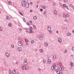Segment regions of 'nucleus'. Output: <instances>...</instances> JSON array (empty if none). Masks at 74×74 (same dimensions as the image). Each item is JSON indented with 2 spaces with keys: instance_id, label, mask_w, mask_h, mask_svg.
<instances>
[{
  "instance_id": "37998d69",
  "label": "nucleus",
  "mask_w": 74,
  "mask_h": 74,
  "mask_svg": "<svg viewBox=\"0 0 74 74\" xmlns=\"http://www.w3.org/2000/svg\"><path fill=\"white\" fill-rule=\"evenodd\" d=\"M19 31H20V32H22V29H20L19 28Z\"/></svg>"
},
{
  "instance_id": "473e14b6",
  "label": "nucleus",
  "mask_w": 74,
  "mask_h": 74,
  "mask_svg": "<svg viewBox=\"0 0 74 74\" xmlns=\"http://www.w3.org/2000/svg\"><path fill=\"white\" fill-rule=\"evenodd\" d=\"M25 42H28V40H27V39H25Z\"/></svg>"
},
{
  "instance_id": "e2e57ef3",
  "label": "nucleus",
  "mask_w": 74,
  "mask_h": 74,
  "mask_svg": "<svg viewBox=\"0 0 74 74\" xmlns=\"http://www.w3.org/2000/svg\"><path fill=\"white\" fill-rule=\"evenodd\" d=\"M25 32H26V33H28L29 32V31H28L26 30Z\"/></svg>"
},
{
  "instance_id": "b1692460",
  "label": "nucleus",
  "mask_w": 74,
  "mask_h": 74,
  "mask_svg": "<svg viewBox=\"0 0 74 74\" xmlns=\"http://www.w3.org/2000/svg\"><path fill=\"white\" fill-rule=\"evenodd\" d=\"M8 3L9 4H10V5H11V4H12V2H11V1H9L8 2Z\"/></svg>"
},
{
  "instance_id": "c9c22d12",
  "label": "nucleus",
  "mask_w": 74,
  "mask_h": 74,
  "mask_svg": "<svg viewBox=\"0 0 74 74\" xmlns=\"http://www.w3.org/2000/svg\"><path fill=\"white\" fill-rule=\"evenodd\" d=\"M15 70H14V71H13V74H15Z\"/></svg>"
},
{
  "instance_id": "e433bc0d",
  "label": "nucleus",
  "mask_w": 74,
  "mask_h": 74,
  "mask_svg": "<svg viewBox=\"0 0 74 74\" xmlns=\"http://www.w3.org/2000/svg\"><path fill=\"white\" fill-rule=\"evenodd\" d=\"M34 40H32L31 41V43H32V44H33V43H34Z\"/></svg>"
},
{
  "instance_id": "f03ea898",
  "label": "nucleus",
  "mask_w": 74,
  "mask_h": 74,
  "mask_svg": "<svg viewBox=\"0 0 74 74\" xmlns=\"http://www.w3.org/2000/svg\"><path fill=\"white\" fill-rule=\"evenodd\" d=\"M70 16V15H69V14H67L66 15H64L63 16V17L64 18H65V19H66L67 18H68V17H69Z\"/></svg>"
},
{
  "instance_id": "69168bd1",
  "label": "nucleus",
  "mask_w": 74,
  "mask_h": 74,
  "mask_svg": "<svg viewBox=\"0 0 74 74\" xmlns=\"http://www.w3.org/2000/svg\"><path fill=\"white\" fill-rule=\"evenodd\" d=\"M53 65H54V66H56V64H54V65H53Z\"/></svg>"
},
{
  "instance_id": "603ef678",
  "label": "nucleus",
  "mask_w": 74,
  "mask_h": 74,
  "mask_svg": "<svg viewBox=\"0 0 74 74\" xmlns=\"http://www.w3.org/2000/svg\"><path fill=\"white\" fill-rule=\"evenodd\" d=\"M66 7L67 9L69 10V8H68V7H67V6H66Z\"/></svg>"
},
{
  "instance_id": "c756f323",
  "label": "nucleus",
  "mask_w": 74,
  "mask_h": 74,
  "mask_svg": "<svg viewBox=\"0 0 74 74\" xmlns=\"http://www.w3.org/2000/svg\"><path fill=\"white\" fill-rule=\"evenodd\" d=\"M59 64L60 66H62V62H60L59 63Z\"/></svg>"
},
{
  "instance_id": "680f3d73",
  "label": "nucleus",
  "mask_w": 74,
  "mask_h": 74,
  "mask_svg": "<svg viewBox=\"0 0 74 74\" xmlns=\"http://www.w3.org/2000/svg\"><path fill=\"white\" fill-rule=\"evenodd\" d=\"M67 50H66L64 51V52L65 53H66V52H67Z\"/></svg>"
},
{
  "instance_id": "5701e85b",
  "label": "nucleus",
  "mask_w": 74,
  "mask_h": 74,
  "mask_svg": "<svg viewBox=\"0 0 74 74\" xmlns=\"http://www.w3.org/2000/svg\"><path fill=\"white\" fill-rule=\"evenodd\" d=\"M34 20H36V19H37V16H34Z\"/></svg>"
},
{
  "instance_id": "2eb2a0df",
  "label": "nucleus",
  "mask_w": 74,
  "mask_h": 74,
  "mask_svg": "<svg viewBox=\"0 0 74 74\" xmlns=\"http://www.w3.org/2000/svg\"><path fill=\"white\" fill-rule=\"evenodd\" d=\"M48 44L47 42H45L44 44V45L45 46V47H47L48 46Z\"/></svg>"
},
{
  "instance_id": "39448f33",
  "label": "nucleus",
  "mask_w": 74,
  "mask_h": 74,
  "mask_svg": "<svg viewBox=\"0 0 74 74\" xmlns=\"http://www.w3.org/2000/svg\"><path fill=\"white\" fill-rule=\"evenodd\" d=\"M64 66H61V67H60V70H62V71H63L64 70Z\"/></svg>"
},
{
  "instance_id": "09e8293b",
  "label": "nucleus",
  "mask_w": 74,
  "mask_h": 74,
  "mask_svg": "<svg viewBox=\"0 0 74 74\" xmlns=\"http://www.w3.org/2000/svg\"><path fill=\"white\" fill-rule=\"evenodd\" d=\"M59 4L60 5H62V3H61L60 2H59Z\"/></svg>"
},
{
  "instance_id": "ea45409f",
  "label": "nucleus",
  "mask_w": 74,
  "mask_h": 74,
  "mask_svg": "<svg viewBox=\"0 0 74 74\" xmlns=\"http://www.w3.org/2000/svg\"><path fill=\"white\" fill-rule=\"evenodd\" d=\"M53 6H55V5H56V4L55 3H53Z\"/></svg>"
},
{
  "instance_id": "bb28decb",
  "label": "nucleus",
  "mask_w": 74,
  "mask_h": 74,
  "mask_svg": "<svg viewBox=\"0 0 74 74\" xmlns=\"http://www.w3.org/2000/svg\"><path fill=\"white\" fill-rule=\"evenodd\" d=\"M40 52H43V49H40Z\"/></svg>"
},
{
  "instance_id": "f3484780",
  "label": "nucleus",
  "mask_w": 74,
  "mask_h": 74,
  "mask_svg": "<svg viewBox=\"0 0 74 74\" xmlns=\"http://www.w3.org/2000/svg\"><path fill=\"white\" fill-rule=\"evenodd\" d=\"M25 67H26V66H22V69L23 70H25Z\"/></svg>"
},
{
  "instance_id": "20e7f679",
  "label": "nucleus",
  "mask_w": 74,
  "mask_h": 74,
  "mask_svg": "<svg viewBox=\"0 0 74 74\" xmlns=\"http://www.w3.org/2000/svg\"><path fill=\"white\" fill-rule=\"evenodd\" d=\"M39 39H40V40H42V38H43V36H38Z\"/></svg>"
},
{
  "instance_id": "6e6d98bb",
  "label": "nucleus",
  "mask_w": 74,
  "mask_h": 74,
  "mask_svg": "<svg viewBox=\"0 0 74 74\" xmlns=\"http://www.w3.org/2000/svg\"><path fill=\"white\" fill-rule=\"evenodd\" d=\"M46 62V61H45V60H43V62H44V63H45Z\"/></svg>"
},
{
  "instance_id": "f704fd0d",
  "label": "nucleus",
  "mask_w": 74,
  "mask_h": 74,
  "mask_svg": "<svg viewBox=\"0 0 74 74\" xmlns=\"http://www.w3.org/2000/svg\"><path fill=\"white\" fill-rule=\"evenodd\" d=\"M24 0V1L25 3H27V2L28 1V0Z\"/></svg>"
},
{
  "instance_id": "58836bf2",
  "label": "nucleus",
  "mask_w": 74,
  "mask_h": 74,
  "mask_svg": "<svg viewBox=\"0 0 74 74\" xmlns=\"http://www.w3.org/2000/svg\"><path fill=\"white\" fill-rule=\"evenodd\" d=\"M0 30H3V28L1 27H0Z\"/></svg>"
},
{
  "instance_id": "9b49d317",
  "label": "nucleus",
  "mask_w": 74,
  "mask_h": 74,
  "mask_svg": "<svg viewBox=\"0 0 74 74\" xmlns=\"http://www.w3.org/2000/svg\"><path fill=\"white\" fill-rule=\"evenodd\" d=\"M58 40L59 42H62V39L60 38H58Z\"/></svg>"
},
{
  "instance_id": "4c0bfd02",
  "label": "nucleus",
  "mask_w": 74,
  "mask_h": 74,
  "mask_svg": "<svg viewBox=\"0 0 74 74\" xmlns=\"http://www.w3.org/2000/svg\"><path fill=\"white\" fill-rule=\"evenodd\" d=\"M11 47H12V48H14V45H11Z\"/></svg>"
},
{
  "instance_id": "2f4dec72",
  "label": "nucleus",
  "mask_w": 74,
  "mask_h": 74,
  "mask_svg": "<svg viewBox=\"0 0 74 74\" xmlns=\"http://www.w3.org/2000/svg\"><path fill=\"white\" fill-rule=\"evenodd\" d=\"M66 4H63V7H66Z\"/></svg>"
},
{
  "instance_id": "1a4fd4ad",
  "label": "nucleus",
  "mask_w": 74,
  "mask_h": 74,
  "mask_svg": "<svg viewBox=\"0 0 74 74\" xmlns=\"http://www.w3.org/2000/svg\"><path fill=\"white\" fill-rule=\"evenodd\" d=\"M69 7H71V8H73V9H74V6H73V5L71 4H70L69 5Z\"/></svg>"
},
{
  "instance_id": "9d476101",
  "label": "nucleus",
  "mask_w": 74,
  "mask_h": 74,
  "mask_svg": "<svg viewBox=\"0 0 74 74\" xmlns=\"http://www.w3.org/2000/svg\"><path fill=\"white\" fill-rule=\"evenodd\" d=\"M22 6L23 7L25 5V2L24 1H23L22 3Z\"/></svg>"
},
{
  "instance_id": "a878e982",
  "label": "nucleus",
  "mask_w": 74,
  "mask_h": 74,
  "mask_svg": "<svg viewBox=\"0 0 74 74\" xmlns=\"http://www.w3.org/2000/svg\"><path fill=\"white\" fill-rule=\"evenodd\" d=\"M10 73V74H13V72H12V71L11 70H10L9 72Z\"/></svg>"
},
{
  "instance_id": "dca6fc26",
  "label": "nucleus",
  "mask_w": 74,
  "mask_h": 74,
  "mask_svg": "<svg viewBox=\"0 0 74 74\" xmlns=\"http://www.w3.org/2000/svg\"><path fill=\"white\" fill-rule=\"evenodd\" d=\"M54 13L55 15H57V12H56V11H54Z\"/></svg>"
},
{
  "instance_id": "de8ad7c7",
  "label": "nucleus",
  "mask_w": 74,
  "mask_h": 74,
  "mask_svg": "<svg viewBox=\"0 0 74 74\" xmlns=\"http://www.w3.org/2000/svg\"><path fill=\"white\" fill-rule=\"evenodd\" d=\"M23 21L25 22H26V20L25 18H23Z\"/></svg>"
},
{
  "instance_id": "bf43d9fd",
  "label": "nucleus",
  "mask_w": 74,
  "mask_h": 74,
  "mask_svg": "<svg viewBox=\"0 0 74 74\" xmlns=\"http://www.w3.org/2000/svg\"><path fill=\"white\" fill-rule=\"evenodd\" d=\"M44 9H45V8H46V7H45V6H44L43 7Z\"/></svg>"
},
{
  "instance_id": "052dcab7",
  "label": "nucleus",
  "mask_w": 74,
  "mask_h": 74,
  "mask_svg": "<svg viewBox=\"0 0 74 74\" xmlns=\"http://www.w3.org/2000/svg\"><path fill=\"white\" fill-rule=\"evenodd\" d=\"M30 12H33V11L32 10H31L30 11Z\"/></svg>"
},
{
  "instance_id": "ddd939ff",
  "label": "nucleus",
  "mask_w": 74,
  "mask_h": 74,
  "mask_svg": "<svg viewBox=\"0 0 74 74\" xmlns=\"http://www.w3.org/2000/svg\"><path fill=\"white\" fill-rule=\"evenodd\" d=\"M23 64L25 66L27 65V62H24L23 63Z\"/></svg>"
},
{
  "instance_id": "412c9836",
  "label": "nucleus",
  "mask_w": 74,
  "mask_h": 74,
  "mask_svg": "<svg viewBox=\"0 0 74 74\" xmlns=\"http://www.w3.org/2000/svg\"><path fill=\"white\" fill-rule=\"evenodd\" d=\"M56 55H54L53 56V59H56Z\"/></svg>"
},
{
  "instance_id": "c85d7f7f",
  "label": "nucleus",
  "mask_w": 74,
  "mask_h": 74,
  "mask_svg": "<svg viewBox=\"0 0 74 74\" xmlns=\"http://www.w3.org/2000/svg\"><path fill=\"white\" fill-rule=\"evenodd\" d=\"M7 18L8 19H10V17L8 16H7Z\"/></svg>"
},
{
  "instance_id": "338daca9",
  "label": "nucleus",
  "mask_w": 74,
  "mask_h": 74,
  "mask_svg": "<svg viewBox=\"0 0 74 74\" xmlns=\"http://www.w3.org/2000/svg\"><path fill=\"white\" fill-rule=\"evenodd\" d=\"M16 64H18V62H16Z\"/></svg>"
},
{
  "instance_id": "c03bdc74",
  "label": "nucleus",
  "mask_w": 74,
  "mask_h": 74,
  "mask_svg": "<svg viewBox=\"0 0 74 74\" xmlns=\"http://www.w3.org/2000/svg\"><path fill=\"white\" fill-rule=\"evenodd\" d=\"M67 19H66L65 20V22H67V23H68V21H67Z\"/></svg>"
},
{
  "instance_id": "aec40b11",
  "label": "nucleus",
  "mask_w": 74,
  "mask_h": 74,
  "mask_svg": "<svg viewBox=\"0 0 74 74\" xmlns=\"http://www.w3.org/2000/svg\"><path fill=\"white\" fill-rule=\"evenodd\" d=\"M47 61L49 64H50V62H51V60L49 59H48Z\"/></svg>"
},
{
  "instance_id": "4d7b16f0",
  "label": "nucleus",
  "mask_w": 74,
  "mask_h": 74,
  "mask_svg": "<svg viewBox=\"0 0 74 74\" xmlns=\"http://www.w3.org/2000/svg\"><path fill=\"white\" fill-rule=\"evenodd\" d=\"M25 30H28V29H29V28H25Z\"/></svg>"
},
{
  "instance_id": "a19ab883",
  "label": "nucleus",
  "mask_w": 74,
  "mask_h": 74,
  "mask_svg": "<svg viewBox=\"0 0 74 74\" xmlns=\"http://www.w3.org/2000/svg\"><path fill=\"white\" fill-rule=\"evenodd\" d=\"M32 30H29V33H33V32L32 31Z\"/></svg>"
},
{
  "instance_id": "6ab92c4d",
  "label": "nucleus",
  "mask_w": 74,
  "mask_h": 74,
  "mask_svg": "<svg viewBox=\"0 0 74 74\" xmlns=\"http://www.w3.org/2000/svg\"><path fill=\"white\" fill-rule=\"evenodd\" d=\"M18 14H20V15H21L22 16H23V14H22V13H21L20 12H18Z\"/></svg>"
},
{
  "instance_id": "864d4df0",
  "label": "nucleus",
  "mask_w": 74,
  "mask_h": 74,
  "mask_svg": "<svg viewBox=\"0 0 74 74\" xmlns=\"http://www.w3.org/2000/svg\"><path fill=\"white\" fill-rule=\"evenodd\" d=\"M30 25H32V21L30 22Z\"/></svg>"
},
{
  "instance_id": "3c124183",
  "label": "nucleus",
  "mask_w": 74,
  "mask_h": 74,
  "mask_svg": "<svg viewBox=\"0 0 74 74\" xmlns=\"http://www.w3.org/2000/svg\"><path fill=\"white\" fill-rule=\"evenodd\" d=\"M49 33H52V31H49Z\"/></svg>"
},
{
  "instance_id": "393cba45",
  "label": "nucleus",
  "mask_w": 74,
  "mask_h": 74,
  "mask_svg": "<svg viewBox=\"0 0 74 74\" xmlns=\"http://www.w3.org/2000/svg\"><path fill=\"white\" fill-rule=\"evenodd\" d=\"M8 25L9 27H11V24L10 23H9Z\"/></svg>"
},
{
  "instance_id": "5fc2aeb1",
  "label": "nucleus",
  "mask_w": 74,
  "mask_h": 74,
  "mask_svg": "<svg viewBox=\"0 0 74 74\" xmlns=\"http://www.w3.org/2000/svg\"><path fill=\"white\" fill-rule=\"evenodd\" d=\"M38 71H41V69H40V68H39L38 69Z\"/></svg>"
},
{
  "instance_id": "7c9ffc66",
  "label": "nucleus",
  "mask_w": 74,
  "mask_h": 74,
  "mask_svg": "<svg viewBox=\"0 0 74 74\" xmlns=\"http://www.w3.org/2000/svg\"><path fill=\"white\" fill-rule=\"evenodd\" d=\"M44 14H45V15H46V14H47V11H45L44 12Z\"/></svg>"
},
{
  "instance_id": "4be33fe9",
  "label": "nucleus",
  "mask_w": 74,
  "mask_h": 74,
  "mask_svg": "<svg viewBox=\"0 0 74 74\" xmlns=\"http://www.w3.org/2000/svg\"><path fill=\"white\" fill-rule=\"evenodd\" d=\"M72 63V62H70V64H71V66H74V65L73 64V63Z\"/></svg>"
},
{
  "instance_id": "cd10ccee",
  "label": "nucleus",
  "mask_w": 74,
  "mask_h": 74,
  "mask_svg": "<svg viewBox=\"0 0 74 74\" xmlns=\"http://www.w3.org/2000/svg\"><path fill=\"white\" fill-rule=\"evenodd\" d=\"M29 29V30H33V27H30Z\"/></svg>"
},
{
  "instance_id": "8fccbe9b",
  "label": "nucleus",
  "mask_w": 74,
  "mask_h": 74,
  "mask_svg": "<svg viewBox=\"0 0 74 74\" xmlns=\"http://www.w3.org/2000/svg\"><path fill=\"white\" fill-rule=\"evenodd\" d=\"M27 23L28 25H29V26H30V24H29V23L27 22Z\"/></svg>"
},
{
  "instance_id": "0e129e2a",
  "label": "nucleus",
  "mask_w": 74,
  "mask_h": 74,
  "mask_svg": "<svg viewBox=\"0 0 74 74\" xmlns=\"http://www.w3.org/2000/svg\"><path fill=\"white\" fill-rule=\"evenodd\" d=\"M30 4H31V5H33V3H32V2L30 3Z\"/></svg>"
},
{
  "instance_id": "4468645a",
  "label": "nucleus",
  "mask_w": 74,
  "mask_h": 74,
  "mask_svg": "<svg viewBox=\"0 0 74 74\" xmlns=\"http://www.w3.org/2000/svg\"><path fill=\"white\" fill-rule=\"evenodd\" d=\"M51 69L52 70H56V69H55V67H54V66H53H53H52V67H51Z\"/></svg>"
},
{
  "instance_id": "13d9d810",
  "label": "nucleus",
  "mask_w": 74,
  "mask_h": 74,
  "mask_svg": "<svg viewBox=\"0 0 74 74\" xmlns=\"http://www.w3.org/2000/svg\"><path fill=\"white\" fill-rule=\"evenodd\" d=\"M40 11H43V10H42V9H40Z\"/></svg>"
},
{
  "instance_id": "7ed1b4c3",
  "label": "nucleus",
  "mask_w": 74,
  "mask_h": 74,
  "mask_svg": "<svg viewBox=\"0 0 74 74\" xmlns=\"http://www.w3.org/2000/svg\"><path fill=\"white\" fill-rule=\"evenodd\" d=\"M18 45L19 46H21L22 47H23V45H22V42L21 41H19L18 42Z\"/></svg>"
},
{
  "instance_id": "a211bd4d",
  "label": "nucleus",
  "mask_w": 74,
  "mask_h": 74,
  "mask_svg": "<svg viewBox=\"0 0 74 74\" xmlns=\"http://www.w3.org/2000/svg\"><path fill=\"white\" fill-rule=\"evenodd\" d=\"M66 35L68 36H71V34L70 33H68L66 34Z\"/></svg>"
},
{
  "instance_id": "0eeeda50",
  "label": "nucleus",
  "mask_w": 74,
  "mask_h": 74,
  "mask_svg": "<svg viewBox=\"0 0 74 74\" xmlns=\"http://www.w3.org/2000/svg\"><path fill=\"white\" fill-rule=\"evenodd\" d=\"M5 55L7 56V57H9L10 56V54H9V53H5Z\"/></svg>"
},
{
  "instance_id": "79ce46f5",
  "label": "nucleus",
  "mask_w": 74,
  "mask_h": 74,
  "mask_svg": "<svg viewBox=\"0 0 74 74\" xmlns=\"http://www.w3.org/2000/svg\"><path fill=\"white\" fill-rule=\"evenodd\" d=\"M33 28L34 29H36V27L34 25H33Z\"/></svg>"
},
{
  "instance_id": "a18cd8bd",
  "label": "nucleus",
  "mask_w": 74,
  "mask_h": 74,
  "mask_svg": "<svg viewBox=\"0 0 74 74\" xmlns=\"http://www.w3.org/2000/svg\"><path fill=\"white\" fill-rule=\"evenodd\" d=\"M26 61H27V60H26V59H24V62H26Z\"/></svg>"
},
{
  "instance_id": "423d86ee",
  "label": "nucleus",
  "mask_w": 74,
  "mask_h": 74,
  "mask_svg": "<svg viewBox=\"0 0 74 74\" xmlns=\"http://www.w3.org/2000/svg\"><path fill=\"white\" fill-rule=\"evenodd\" d=\"M25 7L27 8L29 7V3H27L25 4Z\"/></svg>"
},
{
  "instance_id": "72a5a7b5",
  "label": "nucleus",
  "mask_w": 74,
  "mask_h": 74,
  "mask_svg": "<svg viewBox=\"0 0 74 74\" xmlns=\"http://www.w3.org/2000/svg\"><path fill=\"white\" fill-rule=\"evenodd\" d=\"M29 69V68L28 67H26L25 68V70H27Z\"/></svg>"
},
{
  "instance_id": "774afa93",
  "label": "nucleus",
  "mask_w": 74,
  "mask_h": 74,
  "mask_svg": "<svg viewBox=\"0 0 74 74\" xmlns=\"http://www.w3.org/2000/svg\"><path fill=\"white\" fill-rule=\"evenodd\" d=\"M71 57H73V55H71Z\"/></svg>"
},
{
  "instance_id": "6e6552de",
  "label": "nucleus",
  "mask_w": 74,
  "mask_h": 74,
  "mask_svg": "<svg viewBox=\"0 0 74 74\" xmlns=\"http://www.w3.org/2000/svg\"><path fill=\"white\" fill-rule=\"evenodd\" d=\"M22 48L21 47H19L18 48V50L19 51H22Z\"/></svg>"
},
{
  "instance_id": "f257e3e1",
  "label": "nucleus",
  "mask_w": 74,
  "mask_h": 74,
  "mask_svg": "<svg viewBox=\"0 0 74 74\" xmlns=\"http://www.w3.org/2000/svg\"><path fill=\"white\" fill-rule=\"evenodd\" d=\"M55 71H56L58 74H62V73L61 72H60L59 70H58V69H55Z\"/></svg>"
},
{
  "instance_id": "49530a36",
  "label": "nucleus",
  "mask_w": 74,
  "mask_h": 74,
  "mask_svg": "<svg viewBox=\"0 0 74 74\" xmlns=\"http://www.w3.org/2000/svg\"><path fill=\"white\" fill-rule=\"evenodd\" d=\"M64 2H65V3H67V0H64Z\"/></svg>"
},
{
  "instance_id": "f8f14e48",
  "label": "nucleus",
  "mask_w": 74,
  "mask_h": 74,
  "mask_svg": "<svg viewBox=\"0 0 74 74\" xmlns=\"http://www.w3.org/2000/svg\"><path fill=\"white\" fill-rule=\"evenodd\" d=\"M51 26H49L48 28V31H49L51 30Z\"/></svg>"
}]
</instances>
